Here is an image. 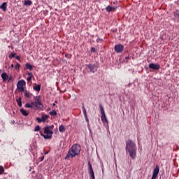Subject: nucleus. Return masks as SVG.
I'll list each match as a JSON object with an SVG mask.
<instances>
[{
    "instance_id": "f257e3e1",
    "label": "nucleus",
    "mask_w": 179,
    "mask_h": 179,
    "mask_svg": "<svg viewBox=\"0 0 179 179\" xmlns=\"http://www.w3.org/2000/svg\"><path fill=\"white\" fill-rule=\"evenodd\" d=\"M80 154V145L79 144H74L69 150L65 159H68L70 157H75V156H78Z\"/></svg>"
},
{
    "instance_id": "f03ea898",
    "label": "nucleus",
    "mask_w": 179,
    "mask_h": 179,
    "mask_svg": "<svg viewBox=\"0 0 179 179\" xmlns=\"http://www.w3.org/2000/svg\"><path fill=\"white\" fill-rule=\"evenodd\" d=\"M126 152L129 153L131 158L135 159V144L134 141L129 140L126 142Z\"/></svg>"
},
{
    "instance_id": "7ed1b4c3",
    "label": "nucleus",
    "mask_w": 179,
    "mask_h": 179,
    "mask_svg": "<svg viewBox=\"0 0 179 179\" xmlns=\"http://www.w3.org/2000/svg\"><path fill=\"white\" fill-rule=\"evenodd\" d=\"M52 129H54V125L50 126H46L44 127V134L41 133V136L44 138V139H51L52 138V134H54V131H52Z\"/></svg>"
},
{
    "instance_id": "20e7f679",
    "label": "nucleus",
    "mask_w": 179,
    "mask_h": 179,
    "mask_svg": "<svg viewBox=\"0 0 179 179\" xmlns=\"http://www.w3.org/2000/svg\"><path fill=\"white\" fill-rule=\"evenodd\" d=\"M34 100H35V107L37 108V110H41V108L44 107L43 103L41 102L40 96H34Z\"/></svg>"
},
{
    "instance_id": "39448f33",
    "label": "nucleus",
    "mask_w": 179,
    "mask_h": 179,
    "mask_svg": "<svg viewBox=\"0 0 179 179\" xmlns=\"http://www.w3.org/2000/svg\"><path fill=\"white\" fill-rule=\"evenodd\" d=\"M99 109L101 112V120L103 124H106V122L108 124V120H107V117H106V113H104V108H103V106L101 104H99Z\"/></svg>"
},
{
    "instance_id": "423d86ee",
    "label": "nucleus",
    "mask_w": 179,
    "mask_h": 179,
    "mask_svg": "<svg viewBox=\"0 0 179 179\" xmlns=\"http://www.w3.org/2000/svg\"><path fill=\"white\" fill-rule=\"evenodd\" d=\"M26 85V81L24 80H21L18 81L17 84V89L20 90V92H24V86Z\"/></svg>"
},
{
    "instance_id": "0eeeda50",
    "label": "nucleus",
    "mask_w": 179,
    "mask_h": 179,
    "mask_svg": "<svg viewBox=\"0 0 179 179\" xmlns=\"http://www.w3.org/2000/svg\"><path fill=\"white\" fill-rule=\"evenodd\" d=\"M87 66L88 69H90V72H91L92 73L97 72V66H96V64H87Z\"/></svg>"
},
{
    "instance_id": "6e6552de",
    "label": "nucleus",
    "mask_w": 179,
    "mask_h": 179,
    "mask_svg": "<svg viewBox=\"0 0 179 179\" xmlns=\"http://www.w3.org/2000/svg\"><path fill=\"white\" fill-rule=\"evenodd\" d=\"M115 52H117V54H120V52H122V51H124V45L121 44L116 45L115 46Z\"/></svg>"
},
{
    "instance_id": "1a4fd4ad",
    "label": "nucleus",
    "mask_w": 179,
    "mask_h": 179,
    "mask_svg": "<svg viewBox=\"0 0 179 179\" xmlns=\"http://www.w3.org/2000/svg\"><path fill=\"white\" fill-rule=\"evenodd\" d=\"M149 68L150 69H153L154 71H159V69H160V64L151 63L149 64Z\"/></svg>"
},
{
    "instance_id": "9d476101",
    "label": "nucleus",
    "mask_w": 179,
    "mask_h": 179,
    "mask_svg": "<svg viewBox=\"0 0 179 179\" xmlns=\"http://www.w3.org/2000/svg\"><path fill=\"white\" fill-rule=\"evenodd\" d=\"M159 171H160V167L159 166V165H157L155 166V169L153 170L152 177L157 178V176H159Z\"/></svg>"
},
{
    "instance_id": "9b49d317",
    "label": "nucleus",
    "mask_w": 179,
    "mask_h": 179,
    "mask_svg": "<svg viewBox=\"0 0 179 179\" xmlns=\"http://www.w3.org/2000/svg\"><path fill=\"white\" fill-rule=\"evenodd\" d=\"M88 170H89V174H94V172L93 171V166H92V163H90V161L88 162Z\"/></svg>"
},
{
    "instance_id": "f8f14e48",
    "label": "nucleus",
    "mask_w": 179,
    "mask_h": 179,
    "mask_svg": "<svg viewBox=\"0 0 179 179\" xmlns=\"http://www.w3.org/2000/svg\"><path fill=\"white\" fill-rule=\"evenodd\" d=\"M83 113L84 114V117L85 118V121L87 122H89V118H87V113H86V108H85V106H83Z\"/></svg>"
},
{
    "instance_id": "ddd939ff",
    "label": "nucleus",
    "mask_w": 179,
    "mask_h": 179,
    "mask_svg": "<svg viewBox=\"0 0 179 179\" xmlns=\"http://www.w3.org/2000/svg\"><path fill=\"white\" fill-rule=\"evenodd\" d=\"M6 8H8L6 2H3L1 5H0V9H2V10L4 12L6 11Z\"/></svg>"
},
{
    "instance_id": "4468645a",
    "label": "nucleus",
    "mask_w": 179,
    "mask_h": 179,
    "mask_svg": "<svg viewBox=\"0 0 179 179\" xmlns=\"http://www.w3.org/2000/svg\"><path fill=\"white\" fill-rule=\"evenodd\" d=\"M9 78L8 74L6 73H3L1 74V79L3 80V82H5V80H7V79Z\"/></svg>"
},
{
    "instance_id": "2eb2a0df",
    "label": "nucleus",
    "mask_w": 179,
    "mask_h": 179,
    "mask_svg": "<svg viewBox=\"0 0 179 179\" xmlns=\"http://www.w3.org/2000/svg\"><path fill=\"white\" fill-rule=\"evenodd\" d=\"M48 118H50V116L48 115H41L42 122H45V120H48Z\"/></svg>"
},
{
    "instance_id": "dca6fc26",
    "label": "nucleus",
    "mask_w": 179,
    "mask_h": 179,
    "mask_svg": "<svg viewBox=\"0 0 179 179\" xmlns=\"http://www.w3.org/2000/svg\"><path fill=\"white\" fill-rule=\"evenodd\" d=\"M34 90L35 92H40L41 90V85H36V86L33 87Z\"/></svg>"
},
{
    "instance_id": "f3484780",
    "label": "nucleus",
    "mask_w": 179,
    "mask_h": 179,
    "mask_svg": "<svg viewBox=\"0 0 179 179\" xmlns=\"http://www.w3.org/2000/svg\"><path fill=\"white\" fill-rule=\"evenodd\" d=\"M33 3V1H31V0H25L24 1V6H30V5H31Z\"/></svg>"
},
{
    "instance_id": "a211bd4d",
    "label": "nucleus",
    "mask_w": 179,
    "mask_h": 179,
    "mask_svg": "<svg viewBox=\"0 0 179 179\" xmlns=\"http://www.w3.org/2000/svg\"><path fill=\"white\" fill-rule=\"evenodd\" d=\"M20 113H21V114H22V115H24V117H27V115H29V113L26 112L23 108H21L20 110Z\"/></svg>"
},
{
    "instance_id": "6ab92c4d",
    "label": "nucleus",
    "mask_w": 179,
    "mask_h": 179,
    "mask_svg": "<svg viewBox=\"0 0 179 179\" xmlns=\"http://www.w3.org/2000/svg\"><path fill=\"white\" fill-rule=\"evenodd\" d=\"M66 129V128H65V126L63 124L60 125L59 127V132H62V133L65 132Z\"/></svg>"
},
{
    "instance_id": "aec40b11",
    "label": "nucleus",
    "mask_w": 179,
    "mask_h": 179,
    "mask_svg": "<svg viewBox=\"0 0 179 179\" xmlns=\"http://www.w3.org/2000/svg\"><path fill=\"white\" fill-rule=\"evenodd\" d=\"M25 68L27 69H29V71H32L33 70V66H31V64L27 63L25 64Z\"/></svg>"
},
{
    "instance_id": "412c9836",
    "label": "nucleus",
    "mask_w": 179,
    "mask_h": 179,
    "mask_svg": "<svg viewBox=\"0 0 179 179\" xmlns=\"http://www.w3.org/2000/svg\"><path fill=\"white\" fill-rule=\"evenodd\" d=\"M16 101L18 104V106L22 107V98L20 97V98L17 99Z\"/></svg>"
},
{
    "instance_id": "4be33fe9",
    "label": "nucleus",
    "mask_w": 179,
    "mask_h": 179,
    "mask_svg": "<svg viewBox=\"0 0 179 179\" xmlns=\"http://www.w3.org/2000/svg\"><path fill=\"white\" fill-rule=\"evenodd\" d=\"M106 12H111V10H113V6H108L106 8Z\"/></svg>"
},
{
    "instance_id": "5701e85b",
    "label": "nucleus",
    "mask_w": 179,
    "mask_h": 179,
    "mask_svg": "<svg viewBox=\"0 0 179 179\" xmlns=\"http://www.w3.org/2000/svg\"><path fill=\"white\" fill-rule=\"evenodd\" d=\"M174 17H176V19H179V10H177L175 13H174Z\"/></svg>"
},
{
    "instance_id": "b1692460",
    "label": "nucleus",
    "mask_w": 179,
    "mask_h": 179,
    "mask_svg": "<svg viewBox=\"0 0 179 179\" xmlns=\"http://www.w3.org/2000/svg\"><path fill=\"white\" fill-rule=\"evenodd\" d=\"M24 96H25V97H27L28 99L30 98V92L25 91Z\"/></svg>"
},
{
    "instance_id": "393cba45",
    "label": "nucleus",
    "mask_w": 179,
    "mask_h": 179,
    "mask_svg": "<svg viewBox=\"0 0 179 179\" xmlns=\"http://www.w3.org/2000/svg\"><path fill=\"white\" fill-rule=\"evenodd\" d=\"M25 107H26V108H34V107L31 106V103H25Z\"/></svg>"
},
{
    "instance_id": "a878e982",
    "label": "nucleus",
    "mask_w": 179,
    "mask_h": 179,
    "mask_svg": "<svg viewBox=\"0 0 179 179\" xmlns=\"http://www.w3.org/2000/svg\"><path fill=\"white\" fill-rule=\"evenodd\" d=\"M49 114H50V115L55 116V115H57V111H55V110H53L52 111H50V112L49 113Z\"/></svg>"
},
{
    "instance_id": "bb28decb",
    "label": "nucleus",
    "mask_w": 179,
    "mask_h": 179,
    "mask_svg": "<svg viewBox=\"0 0 179 179\" xmlns=\"http://www.w3.org/2000/svg\"><path fill=\"white\" fill-rule=\"evenodd\" d=\"M16 56V53H10L9 55H8V58H15V57Z\"/></svg>"
},
{
    "instance_id": "cd10ccee",
    "label": "nucleus",
    "mask_w": 179,
    "mask_h": 179,
    "mask_svg": "<svg viewBox=\"0 0 179 179\" xmlns=\"http://www.w3.org/2000/svg\"><path fill=\"white\" fill-rule=\"evenodd\" d=\"M35 132H38L40 131V126L37 125L34 129Z\"/></svg>"
},
{
    "instance_id": "c85d7f7f",
    "label": "nucleus",
    "mask_w": 179,
    "mask_h": 179,
    "mask_svg": "<svg viewBox=\"0 0 179 179\" xmlns=\"http://www.w3.org/2000/svg\"><path fill=\"white\" fill-rule=\"evenodd\" d=\"M5 171L3 166H0V174H3V173Z\"/></svg>"
},
{
    "instance_id": "c756f323",
    "label": "nucleus",
    "mask_w": 179,
    "mask_h": 179,
    "mask_svg": "<svg viewBox=\"0 0 179 179\" xmlns=\"http://www.w3.org/2000/svg\"><path fill=\"white\" fill-rule=\"evenodd\" d=\"M20 64L17 63L16 66H15V69L17 70L18 68H20Z\"/></svg>"
},
{
    "instance_id": "7c9ffc66",
    "label": "nucleus",
    "mask_w": 179,
    "mask_h": 179,
    "mask_svg": "<svg viewBox=\"0 0 179 179\" xmlns=\"http://www.w3.org/2000/svg\"><path fill=\"white\" fill-rule=\"evenodd\" d=\"M36 121L38 122V124H40V122H43L42 119L40 118V117H37V118H36Z\"/></svg>"
},
{
    "instance_id": "2f4dec72",
    "label": "nucleus",
    "mask_w": 179,
    "mask_h": 179,
    "mask_svg": "<svg viewBox=\"0 0 179 179\" xmlns=\"http://www.w3.org/2000/svg\"><path fill=\"white\" fill-rule=\"evenodd\" d=\"M31 107H36V102L34 101V102H31Z\"/></svg>"
},
{
    "instance_id": "473e14b6",
    "label": "nucleus",
    "mask_w": 179,
    "mask_h": 179,
    "mask_svg": "<svg viewBox=\"0 0 179 179\" xmlns=\"http://www.w3.org/2000/svg\"><path fill=\"white\" fill-rule=\"evenodd\" d=\"M91 52H96V48H91Z\"/></svg>"
},
{
    "instance_id": "72a5a7b5",
    "label": "nucleus",
    "mask_w": 179,
    "mask_h": 179,
    "mask_svg": "<svg viewBox=\"0 0 179 179\" xmlns=\"http://www.w3.org/2000/svg\"><path fill=\"white\" fill-rule=\"evenodd\" d=\"M90 178L91 179H96L95 178H94V173H92V174H91V175H90Z\"/></svg>"
},
{
    "instance_id": "f704fd0d",
    "label": "nucleus",
    "mask_w": 179,
    "mask_h": 179,
    "mask_svg": "<svg viewBox=\"0 0 179 179\" xmlns=\"http://www.w3.org/2000/svg\"><path fill=\"white\" fill-rule=\"evenodd\" d=\"M101 41H103V39L98 38L96 39V43H100Z\"/></svg>"
},
{
    "instance_id": "c9c22d12",
    "label": "nucleus",
    "mask_w": 179,
    "mask_h": 179,
    "mask_svg": "<svg viewBox=\"0 0 179 179\" xmlns=\"http://www.w3.org/2000/svg\"><path fill=\"white\" fill-rule=\"evenodd\" d=\"M29 77V78H33V73H28Z\"/></svg>"
},
{
    "instance_id": "e433bc0d",
    "label": "nucleus",
    "mask_w": 179,
    "mask_h": 179,
    "mask_svg": "<svg viewBox=\"0 0 179 179\" xmlns=\"http://www.w3.org/2000/svg\"><path fill=\"white\" fill-rule=\"evenodd\" d=\"M15 58L17 61H20V56H16Z\"/></svg>"
},
{
    "instance_id": "4c0bfd02",
    "label": "nucleus",
    "mask_w": 179,
    "mask_h": 179,
    "mask_svg": "<svg viewBox=\"0 0 179 179\" xmlns=\"http://www.w3.org/2000/svg\"><path fill=\"white\" fill-rule=\"evenodd\" d=\"M31 78H32V77H28V78H27V80L28 82H30V80H31Z\"/></svg>"
},
{
    "instance_id": "58836bf2",
    "label": "nucleus",
    "mask_w": 179,
    "mask_h": 179,
    "mask_svg": "<svg viewBox=\"0 0 179 179\" xmlns=\"http://www.w3.org/2000/svg\"><path fill=\"white\" fill-rule=\"evenodd\" d=\"M58 102L57 101H55V103H52L53 107L55 106V103H57Z\"/></svg>"
},
{
    "instance_id": "ea45409f",
    "label": "nucleus",
    "mask_w": 179,
    "mask_h": 179,
    "mask_svg": "<svg viewBox=\"0 0 179 179\" xmlns=\"http://www.w3.org/2000/svg\"><path fill=\"white\" fill-rule=\"evenodd\" d=\"M43 160H44V156H43V157L41 158V162H43Z\"/></svg>"
},
{
    "instance_id": "a19ab883",
    "label": "nucleus",
    "mask_w": 179,
    "mask_h": 179,
    "mask_svg": "<svg viewBox=\"0 0 179 179\" xmlns=\"http://www.w3.org/2000/svg\"><path fill=\"white\" fill-rule=\"evenodd\" d=\"M157 178L155 176H152L151 179H156Z\"/></svg>"
},
{
    "instance_id": "79ce46f5",
    "label": "nucleus",
    "mask_w": 179,
    "mask_h": 179,
    "mask_svg": "<svg viewBox=\"0 0 179 179\" xmlns=\"http://www.w3.org/2000/svg\"><path fill=\"white\" fill-rule=\"evenodd\" d=\"M131 85H132V83H129L128 87H129L131 86Z\"/></svg>"
},
{
    "instance_id": "37998d69",
    "label": "nucleus",
    "mask_w": 179,
    "mask_h": 179,
    "mask_svg": "<svg viewBox=\"0 0 179 179\" xmlns=\"http://www.w3.org/2000/svg\"><path fill=\"white\" fill-rule=\"evenodd\" d=\"M113 9H114V10H115V9H117V7H113Z\"/></svg>"
},
{
    "instance_id": "c03bdc74",
    "label": "nucleus",
    "mask_w": 179,
    "mask_h": 179,
    "mask_svg": "<svg viewBox=\"0 0 179 179\" xmlns=\"http://www.w3.org/2000/svg\"><path fill=\"white\" fill-rule=\"evenodd\" d=\"M15 66L13 64H11V68H14Z\"/></svg>"
},
{
    "instance_id": "a18cd8bd",
    "label": "nucleus",
    "mask_w": 179,
    "mask_h": 179,
    "mask_svg": "<svg viewBox=\"0 0 179 179\" xmlns=\"http://www.w3.org/2000/svg\"><path fill=\"white\" fill-rule=\"evenodd\" d=\"M8 82H9L10 80V78H8Z\"/></svg>"
},
{
    "instance_id": "49530a36",
    "label": "nucleus",
    "mask_w": 179,
    "mask_h": 179,
    "mask_svg": "<svg viewBox=\"0 0 179 179\" xmlns=\"http://www.w3.org/2000/svg\"><path fill=\"white\" fill-rule=\"evenodd\" d=\"M48 110H50V108H48Z\"/></svg>"
}]
</instances>
